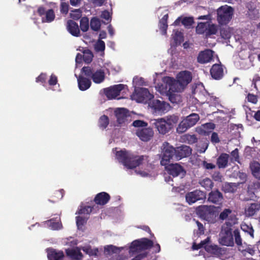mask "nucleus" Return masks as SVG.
I'll return each instance as SVG.
<instances>
[{"label": "nucleus", "mask_w": 260, "mask_h": 260, "mask_svg": "<svg viewBox=\"0 0 260 260\" xmlns=\"http://www.w3.org/2000/svg\"><path fill=\"white\" fill-rule=\"evenodd\" d=\"M218 30V27L217 25L211 23V22H208L207 36H210L215 35Z\"/></svg>", "instance_id": "40"}, {"label": "nucleus", "mask_w": 260, "mask_h": 260, "mask_svg": "<svg viewBox=\"0 0 260 260\" xmlns=\"http://www.w3.org/2000/svg\"><path fill=\"white\" fill-rule=\"evenodd\" d=\"M116 158L129 169L136 167L141 164L143 161L147 160V157L144 156H134L125 151H117Z\"/></svg>", "instance_id": "1"}, {"label": "nucleus", "mask_w": 260, "mask_h": 260, "mask_svg": "<svg viewBox=\"0 0 260 260\" xmlns=\"http://www.w3.org/2000/svg\"><path fill=\"white\" fill-rule=\"evenodd\" d=\"M47 257L48 260H64L65 255L62 250L49 248L47 249Z\"/></svg>", "instance_id": "19"}, {"label": "nucleus", "mask_w": 260, "mask_h": 260, "mask_svg": "<svg viewBox=\"0 0 260 260\" xmlns=\"http://www.w3.org/2000/svg\"><path fill=\"white\" fill-rule=\"evenodd\" d=\"M216 207L213 206H201L197 209L198 214L210 222H214L216 217Z\"/></svg>", "instance_id": "4"}, {"label": "nucleus", "mask_w": 260, "mask_h": 260, "mask_svg": "<svg viewBox=\"0 0 260 260\" xmlns=\"http://www.w3.org/2000/svg\"><path fill=\"white\" fill-rule=\"evenodd\" d=\"M241 228L244 232L248 233L251 237L253 238L254 230L251 225L243 223L241 225Z\"/></svg>", "instance_id": "48"}, {"label": "nucleus", "mask_w": 260, "mask_h": 260, "mask_svg": "<svg viewBox=\"0 0 260 260\" xmlns=\"http://www.w3.org/2000/svg\"><path fill=\"white\" fill-rule=\"evenodd\" d=\"M173 39L176 45L181 44L183 41L182 34L178 30L174 31Z\"/></svg>", "instance_id": "47"}, {"label": "nucleus", "mask_w": 260, "mask_h": 260, "mask_svg": "<svg viewBox=\"0 0 260 260\" xmlns=\"http://www.w3.org/2000/svg\"><path fill=\"white\" fill-rule=\"evenodd\" d=\"M215 127L213 123H207L197 128V132L201 135H208Z\"/></svg>", "instance_id": "28"}, {"label": "nucleus", "mask_w": 260, "mask_h": 260, "mask_svg": "<svg viewBox=\"0 0 260 260\" xmlns=\"http://www.w3.org/2000/svg\"><path fill=\"white\" fill-rule=\"evenodd\" d=\"M260 209V204L253 203L247 206L245 209V214L249 217L254 215L255 213Z\"/></svg>", "instance_id": "31"}, {"label": "nucleus", "mask_w": 260, "mask_h": 260, "mask_svg": "<svg viewBox=\"0 0 260 260\" xmlns=\"http://www.w3.org/2000/svg\"><path fill=\"white\" fill-rule=\"evenodd\" d=\"M92 207L90 206H80V208L78 210V211L76 213V214H89L91 212L92 210Z\"/></svg>", "instance_id": "45"}, {"label": "nucleus", "mask_w": 260, "mask_h": 260, "mask_svg": "<svg viewBox=\"0 0 260 260\" xmlns=\"http://www.w3.org/2000/svg\"><path fill=\"white\" fill-rule=\"evenodd\" d=\"M200 184L207 190H210L213 187V182L212 180L208 178H206L202 180L200 182Z\"/></svg>", "instance_id": "44"}, {"label": "nucleus", "mask_w": 260, "mask_h": 260, "mask_svg": "<svg viewBox=\"0 0 260 260\" xmlns=\"http://www.w3.org/2000/svg\"><path fill=\"white\" fill-rule=\"evenodd\" d=\"M209 240L210 238H207L205 240L201 241V243L199 244H194L192 245V249L193 250H197L204 247L207 251H210L211 247L208 244Z\"/></svg>", "instance_id": "35"}, {"label": "nucleus", "mask_w": 260, "mask_h": 260, "mask_svg": "<svg viewBox=\"0 0 260 260\" xmlns=\"http://www.w3.org/2000/svg\"><path fill=\"white\" fill-rule=\"evenodd\" d=\"M153 97V95L149 92L148 90L144 88L135 91V93L131 95V99L133 100H135L139 103L146 102Z\"/></svg>", "instance_id": "8"}, {"label": "nucleus", "mask_w": 260, "mask_h": 260, "mask_svg": "<svg viewBox=\"0 0 260 260\" xmlns=\"http://www.w3.org/2000/svg\"><path fill=\"white\" fill-rule=\"evenodd\" d=\"M64 195V190L63 189H60L59 190H56L54 192L52 196L53 200L51 201L49 200V201L52 202L53 203L56 202L57 201L61 200Z\"/></svg>", "instance_id": "46"}, {"label": "nucleus", "mask_w": 260, "mask_h": 260, "mask_svg": "<svg viewBox=\"0 0 260 260\" xmlns=\"http://www.w3.org/2000/svg\"><path fill=\"white\" fill-rule=\"evenodd\" d=\"M235 186V184L233 183H226L224 186V189L227 192H234L235 191L233 186Z\"/></svg>", "instance_id": "63"}, {"label": "nucleus", "mask_w": 260, "mask_h": 260, "mask_svg": "<svg viewBox=\"0 0 260 260\" xmlns=\"http://www.w3.org/2000/svg\"><path fill=\"white\" fill-rule=\"evenodd\" d=\"M218 218L221 221L225 220L226 224L230 226L238 223V218L233 211L229 208L224 209L221 212Z\"/></svg>", "instance_id": "7"}, {"label": "nucleus", "mask_w": 260, "mask_h": 260, "mask_svg": "<svg viewBox=\"0 0 260 260\" xmlns=\"http://www.w3.org/2000/svg\"><path fill=\"white\" fill-rule=\"evenodd\" d=\"M76 218V224L78 229H81L82 226L86 223L87 218L80 216H77Z\"/></svg>", "instance_id": "50"}, {"label": "nucleus", "mask_w": 260, "mask_h": 260, "mask_svg": "<svg viewBox=\"0 0 260 260\" xmlns=\"http://www.w3.org/2000/svg\"><path fill=\"white\" fill-rule=\"evenodd\" d=\"M191 153V149L186 145H182L175 149V158L179 160L183 157L189 155Z\"/></svg>", "instance_id": "20"}, {"label": "nucleus", "mask_w": 260, "mask_h": 260, "mask_svg": "<svg viewBox=\"0 0 260 260\" xmlns=\"http://www.w3.org/2000/svg\"><path fill=\"white\" fill-rule=\"evenodd\" d=\"M110 199L109 194L105 192L99 193V205H104L107 204Z\"/></svg>", "instance_id": "38"}, {"label": "nucleus", "mask_w": 260, "mask_h": 260, "mask_svg": "<svg viewBox=\"0 0 260 260\" xmlns=\"http://www.w3.org/2000/svg\"><path fill=\"white\" fill-rule=\"evenodd\" d=\"M90 29L93 31H98V17L95 16L91 18L90 21Z\"/></svg>", "instance_id": "53"}, {"label": "nucleus", "mask_w": 260, "mask_h": 260, "mask_svg": "<svg viewBox=\"0 0 260 260\" xmlns=\"http://www.w3.org/2000/svg\"><path fill=\"white\" fill-rule=\"evenodd\" d=\"M222 199L221 193L217 190L212 191L209 193L208 200L213 203H216L220 201Z\"/></svg>", "instance_id": "34"}, {"label": "nucleus", "mask_w": 260, "mask_h": 260, "mask_svg": "<svg viewBox=\"0 0 260 260\" xmlns=\"http://www.w3.org/2000/svg\"><path fill=\"white\" fill-rule=\"evenodd\" d=\"M234 235L235 237V242L238 246H241L242 244V239L241 238L239 231L236 230L234 231Z\"/></svg>", "instance_id": "55"}, {"label": "nucleus", "mask_w": 260, "mask_h": 260, "mask_svg": "<svg viewBox=\"0 0 260 260\" xmlns=\"http://www.w3.org/2000/svg\"><path fill=\"white\" fill-rule=\"evenodd\" d=\"M143 78L138 77H135L133 79V84L136 87L143 84Z\"/></svg>", "instance_id": "62"}, {"label": "nucleus", "mask_w": 260, "mask_h": 260, "mask_svg": "<svg viewBox=\"0 0 260 260\" xmlns=\"http://www.w3.org/2000/svg\"><path fill=\"white\" fill-rule=\"evenodd\" d=\"M191 74L188 71L180 72L177 76V80L185 87L191 81Z\"/></svg>", "instance_id": "23"}, {"label": "nucleus", "mask_w": 260, "mask_h": 260, "mask_svg": "<svg viewBox=\"0 0 260 260\" xmlns=\"http://www.w3.org/2000/svg\"><path fill=\"white\" fill-rule=\"evenodd\" d=\"M182 23L185 26H189L193 23V19L191 17L184 18L182 20Z\"/></svg>", "instance_id": "61"}, {"label": "nucleus", "mask_w": 260, "mask_h": 260, "mask_svg": "<svg viewBox=\"0 0 260 260\" xmlns=\"http://www.w3.org/2000/svg\"><path fill=\"white\" fill-rule=\"evenodd\" d=\"M100 126L102 128H106L109 124V119L107 116L104 115L100 118Z\"/></svg>", "instance_id": "54"}, {"label": "nucleus", "mask_w": 260, "mask_h": 260, "mask_svg": "<svg viewBox=\"0 0 260 260\" xmlns=\"http://www.w3.org/2000/svg\"><path fill=\"white\" fill-rule=\"evenodd\" d=\"M82 16V11L80 9H76L72 11L70 13V17L74 20H78Z\"/></svg>", "instance_id": "51"}, {"label": "nucleus", "mask_w": 260, "mask_h": 260, "mask_svg": "<svg viewBox=\"0 0 260 260\" xmlns=\"http://www.w3.org/2000/svg\"><path fill=\"white\" fill-rule=\"evenodd\" d=\"M162 118L165 120L171 129L178 122L179 119L178 117L175 115L169 116Z\"/></svg>", "instance_id": "39"}, {"label": "nucleus", "mask_w": 260, "mask_h": 260, "mask_svg": "<svg viewBox=\"0 0 260 260\" xmlns=\"http://www.w3.org/2000/svg\"><path fill=\"white\" fill-rule=\"evenodd\" d=\"M171 83V78L169 77H164L162 80V82L156 86V89L160 94L167 95L169 93L170 84Z\"/></svg>", "instance_id": "17"}, {"label": "nucleus", "mask_w": 260, "mask_h": 260, "mask_svg": "<svg viewBox=\"0 0 260 260\" xmlns=\"http://www.w3.org/2000/svg\"><path fill=\"white\" fill-rule=\"evenodd\" d=\"M200 119V116L196 113H192L186 116L178 125L177 131L178 133H183L188 128L194 126Z\"/></svg>", "instance_id": "2"}, {"label": "nucleus", "mask_w": 260, "mask_h": 260, "mask_svg": "<svg viewBox=\"0 0 260 260\" xmlns=\"http://www.w3.org/2000/svg\"><path fill=\"white\" fill-rule=\"evenodd\" d=\"M154 121L153 124L160 134H165L171 129L170 127L162 118L155 119Z\"/></svg>", "instance_id": "21"}, {"label": "nucleus", "mask_w": 260, "mask_h": 260, "mask_svg": "<svg viewBox=\"0 0 260 260\" xmlns=\"http://www.w3.org/2000/svg\"><path fill=\"white\" fill-rule=\"evenodd\" d=\"M168 173L174 177L180 176L183 177L185 175V171L183 168L178 164H170L166 167Z\"/></svg>", "instance_id": "16"}, {"label": "nucleus", "mask_w": 260, "mask_h": 260, "mask_svg": "<svg viewBox=\"0 0 260 260\" xmlns=\"http://www.w3.org/2000/svg\"><path fill=\"white\" fill-rule=\"evenodd\" d=\"M133 125L135 127H138V128L144 127L147 125V123L144 121L137 120L133 122Z\"/></svg>", "instance_id": "56"}, {"label": "nucleus", "mask_w": 260, "mask_h": 260, "mask_svg": "<svg viewBox=\"0 0 260 260\" xmlns=\"http://www.w3.org/2000/svg\"><path fill=\"white\" fill-rule=\"evenodd\" d=\"M111 15L109 11L104 10L102 12L100 15V19H99V29L101 25V22L104 24L109 23L111 20Z\"/></svg>", "instance_id": "32"}, {"label": "nucleus", "mask_w": 260, "mask_h": 260, "mask_svg": "<svg viewBox=\"0 0 260 260\" xmlns=\"http://www.w3.org/2000/svg\"><path fill=\"white\" fill-rule=\"evenodd\" d=\"M168 18V14L167 13H165L159 21L160 29L162 30V34L166 35L167 33V29L168 28L167 19Z\"/></svg>", "instance_id": "36"}, {"label": "nucleus", "mask_w": 260, "mask_h": 260, "mask_svg": "<svg viewBox=\"0 0 260 260\" xmlns=\"http://www.w3.org/2000/svg\"><path fill=\"white\" fill-rule=\"evenodd\" d=\"M162 149L163 154L160 163L161 165L166 166L171 159L175 157V149L168 142H164Z\"/></svg>", "instance_id": "6"}, {"label": "nucleus", "mask_w": 260, "mask_h": 260, "mask_svg": "<svg viewBox=\"0 0 260 260\" xmlns=\"http://www.w3.org/2000/svg\"><path fill=\"white\" fill-rule=\"evenodd\" d=\"M169 97L170 102L174 104H178L182 101V99L180 94L178 93H169L167 95Z\"/></svg>", "instance_id": "41"}, {"label": "nucleus", "mask_w": 260, "mask_h": 260, "mask_svg": "<svg viewBox=\"0 0 260 260\" xmlns=\"http://www.w3.org/2000/svg\"><path fill=\"white\" fill-rule=\"evenodd\" d=\"M208 22L199 23L196 27L197 32L199 34H205L207 36Z\"/></svg>", "instance_id": "43"}, {"label": "nucleus", "mask_w": 260, "mask_h": 260, "mask_svg": "<svg viewBox=\"0 0 260 260\" xmlns=\"http://www.w3.org/2000/svg\"><path fill=\"white\" fill-rule=\"evenodd\" d=\"M82 52L83 54V61L85 63H90L93 57L92 52L88 49H84Z\"/></svg>", "instance_id": "37"}, {"label": "nucleus", "mask_w": 260, "mask_h": 260, "mask_svg": "<svg viewBox=\"0 0 260 260\" xmlns=\"http://www.w3.org/2000/svg\"><path fill=\"white\" fill-rule=\"evenodd\" d=\"M148 106L153 113H160L168 109V104L159 100H153L149 103Z\"/></svg>", "instance_id": "10"}, {"label": "nucleus", "mask_w": 260, "mask_h": 260, "mask_svg": "<svg viewBox=\"0 0 260 260\" xmlns=\"http://www.w3.org/2000/svg\"><path fill=\"white\" fill-rule=\"evenodd\" d=\"M185 87L180 84L177 81H175L172 78V83L170 84L169 92L170 93H179L182 92Z\"/></svg>", "instance_id": "30"}, {"label": "nucleus", "mask_w": 260, "mask_h": 260, "mask_svg": "<svg viewBox=\"0 0 260 260\" xmlns=\"http://www.w3.org/2000/svg\"><path fill=\"white\" fill-rule=\"evenodd\" d=\"M68 31L73 36L78 37L80 36V31L78 24L72 20H69L67 23Z\"/></svg>", "instance_id": "24"}, {"label": "nucleus", "mask_w": 260, "mask_h": 260, "mask_svg": "<svg viewBox=\"0 0 260 260\" xmlns=\"http://www.w3.org/2000/svg\"><path fill=\"white\" fill-rule=\"evenodd\" d=\"M37 13L41 17L43 22L50 23L55 19L54 12L52 9L46 10L44 7H39L37 10Z\"/></svg>", "instance_id": "11"}, {"label": "nucleus", "mask_w": 260, "mask_h": 260, "mask_svg": "<svg viewBox=\"0 0 260 260\" xmlns=\"http://www.w3.org/2000/svg\"><path fill=\"white\" fill-rule=\"evenodd\" d=\"M47 79V75L45 73H42L37 78H36V82H41L44 83Z\"/></svg>", "instance_id": "60"}, {"label": "nucleus", "mask_w": 260, "mask_h": 260, "mask_svg": "<svg viewBox=\"0 0 260 260\" xmlns=\"http://www.w3.org/2000/svg\"><path fill=\"white\" fill-rule=\"evenodd\" d=\"M89 27V20L86 17H83L81 18L80 21V27L83 32L87 31Z\"/></svg>", "instance_id": "42"}, {"label": "nucleus", "mask_w": 260, "mask_h": 260, "mask_svg": "<svg viewBox=\"0 0 260 260\" xmlns=\"http://www.w3.org/2000/svg\"><path fill=\"white\" fill-rule=\"evenodd\" d=\"M205 198V193L199 190L189 192L185 195L186 201L189 205H191L198 201L204 200Z\"/></svg>", "instance_id": "13"}, {"label": "nucleus", "mask_w": 260, "mask_h": 260, "mask_svg": "<svg viewBox=\"0 0 260 260\" xmlns=\"http://www.w3.org/2000/svg\"><path fill=\"white\" fill-rule=\"evenodd\" d=\"M124 87L125 85L123 84L115 85L105 89L104 93L109 99H115L119 95L120 91L124 89Z\"/></svg>", "instance_id": "15"}, {"label": "nucleus", "mask_w": 260, "mask_h": 260, "mask_svg": "<svg viewBox=\"0 0 260 260\" xmlns=\"http://www.w3.org/2000/svg\"><path fill=\"white\" fill-rule=\"evenodd\" d=\"M69 11V5L66 3H62L60 6V12L63 14H67Z\"/></svg>", "instance_id": "64"}, {"label": "nucleus", "mask_w": 260, "mask_h": 260, "mask_svg": "<svg viewBox=\"0 0 260 260\" xmlns=\"http://www.w3.org/2000/svg\"><path fill=\"white\" fill-rule=\"evenodd\" d=\"M122 248V247H117L113 245H109L105 247V250L107 254H110L114 253H119Z\"/></svg>", "instance_id": "49"}, {"label": "nucleus", "mask_w": 260, "mask_h": 260, "mask_svg": "<svg viewBox=\"0 0 260 260\" xmlns=\"http://www.w3.org/2000/svg\"><path fill=\"white\" fill-rule=\"evenodd\" d=\"M217 20L220 24H227L232 18L233 14V8L229 6L224 5L217 10Z\"/></svg>", "instance_id": "3"}, {"label": "nucleus", "mask_w": 260, "mask_h": 260, "mask_svg": "<svg viewBox=\"0 0 260 260\" xmlns=\"http://www.w3.org/2000/svg\"><path fill=\"white\" fill-rule=\"evenodd\" d=\"M117 121L120 125L125 124L129 118L127 110L125 108H117L115 110Z\"/></svg>", "instance_id": "18"}, {"label": "nucleus", "mask_w": 260, "mask_h": 260, "mask_svg": "<svg viewBox=\"0 0 260 260\" xmlns=\"http://www.w3.org/2000/svg\"><path fill=\"white\" fill-rule=\"evenodd\" d=\"M231 161L232 162L237 161L239 163L240 162L239 150L237 148L235 149V150L231 152Z\"/></svg>", "instance_id": "52"}, {"label": "nucleus", "mask_w": 260, "mask_h": 260, "mask_svg": "<svg viewBox=\"0 0 260 260\" xmlns=\"http://www.w3.org/2000/svg\"><path fill=\"white\" fill-rule=\"evenodd\" d=\"M136 134L141 141L147 142L153 138L154 132L150 127H140L136 130Z\"/></svg>", "instance_id": "12"}, {"label": "nucleus", "mask_w": 260, "mask_h": 260, "mask_svg": "<svg viewBox=\"0 0 260 260\" xmlns=\"http://www.w3.org/2000/svg\"><path fill=\"white\" fill-rule=\"evenodd\" d=\"M221 37L224 39H229L231 37V32L230 28L223 29L220 31Z\"/></svg>", "instance_id": "58"}, {"label": "nucleus", "mask_w": 260, "mask_h": 260, "mask_svg": "<svg viewBox=\"0 0 260 260\" xmlns=\"http://www.w3.org/2000/svg\"><path fill=\"white\" fill-rule=\"evenodd\" d=\"M152 244V242L151 240L146 238L142 239L141 240L135 241L132 243L129 253H134L142 250L148 249L151 247Z\"/></svg>", "instance_id": "5"}, {"label": "nucleus", "mask_w": 260, "mask_h": 260, "mask_svg": "<svg viewBox=\"0 0 260 260\" xmlns=\"http://www.w3.org/2000/svg\"><path fill=\"white\" fill-rule=\"evenodd\" d=\"M229 155L222 153L217 159V164L219 168H224L228 166Z\"/></svg>", "instance_id": "33"}, {"label": "nucleus", "mask_w": 260, "mask_h": 260, "mask_svg": "<svg viewBox=\"0 0 260 260\" xmlns=\"http://www.w3.org/2000/svg\"><path fill=\"white\" fill-rule=\"evenodd\" d=\"M81 73L87 77H90L94 83H98V70H94L91 67H83Z\"/></svg>", "instance_id": "22"}, {"label": "nucleus", "mask_w": 260, "mask_h": 260, "mask_svg": "<svg viewBox=\"0 0 260 260\" xmlns=\"http://www.w3.org/2000/svg\"><path fill=\"white\" fill-rule=\"evenodd\" d=\"M47 226L53 230H58L62 228V224L60 218L59 217L52 218L45 221Z\"/></svg>", "instance_id": "26"}, {"label": "nucleus", "mask_w": 260, "mask_h": 260, "mask_svg": "<svg viewBox=\"0 0 260 260\" xmlns=\"http://www.w3.org/2000/svg\"><path fill=\"white\" fill-rule=\"evenodd\" d=\"M213 52L209 49L206 50L200 53L198 57V61L201 63L208 62L213 57Z\"/></svg>", "instance_id": "25"}, {"label": "nucleus", "mask_w": 260, "mask_h": 260, "mask_svg": "<svg viewBox=\"0 0 260 260\" xmlns=\"http://www.w3.org/2000/svg\"><path fill=\"white\" fill-rule=\"evenodd\" d=\"M78 85L80 90L84 91L88 89L91 84V80L82 75H79L77 78Z\"/></svg>", "instance_id": "27"}, {"label": "nucleus", "mask_w": 260, "mask_h": 260, "mask_svg": "<svg viewBox=\"0 0 260 260\" xmlns=\"http://www.w3.org/2000/svg\"><path fill=\"white\" fill-rule=\"evenodd\" d=\"M210 73L214 79H219L223 76V70L220 64H215L211 69Z\"/></svg>", "instance_id": "29"}, {"label": "nucleus", "mask_w": 260, "mask_h": 260, "mask_svg": "<svg viewBox=\"0 0 260 260\" xmlns=\"http://www.w3.org/2000/svg\"><path fill=\"white\" fill-rule=\"evenodd\" d=\"M201 166L207 170H212L215 168V165L211 163H208L206 161H203L202 162Z\"/></svg>", "instance_id": "59"}, {"label": "nucleus", "mask_w": 260, "mask_h": 260, "mask_svg": "<svg viewBox=\"0 0 260 260\" xmlns=\"http://www.w3.org/2000/svg\"><path fill=\"white\" fill-rule=\"evenodd\" d=\"M65 252L68 260H82L83 257L80 249L78 247L67 248Z\"/></svg>", "instance_id": "14"}, {"label": "nucleus", "mask_w": 260, "mask_h": 260, "mask_svg": "<svg viewBox=\"0 0 260 260\" xmlns=\"http://www.w3.org/2000/svg\"><path fill=\"white\" fill-rule=\"evenodd\" d=\"M219 242L221 245L226 246L234 245L233 235L230 229H222L219 234Z\"/></svg>", "instance_id": "9"}, {"label": "nucleus", "mask_w": 260, "mask_h": 260, "mask_svg": "<svg viewBox=\"0 0 260 260\" xmlns=\"http://www.w3.org/2000/svg\"><path fill=\"white\" fill-rule=\"evenodd\" d=\"M247 101L252 104H256L257 102L258 99L256 95L253 94L249 93L247 96Z\"/></svg>", "instance_id": "57"}]
</instances>
